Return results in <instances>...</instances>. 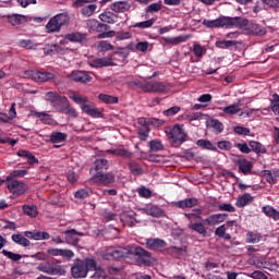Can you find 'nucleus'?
<instances>
[{
	"label": "nucleus",
	"instance_id": "nucleus-37",
	"mask_svg": "<svg viewBox=\"0 0 279 279\" xmlns=\"http://www.w3.org/2000/svg\"><path fill=\"white\" fill-rule=\"evenodd\" d=\"M19 47L27 50H35L38 48V44L32 39H22L17 43Z\"/></svg>",
	"mask_w": 279,
	"mask_h": 279
},
{
	"label": "nucleus",
	"instance_id": "nucleus-52",
	"mask_svg": "<svg viewBox=\"0 0 279 279\" xmlns=\"http://www.w3.org/2000/svg\"><path fill=\"white\" fill-rule=\"evenodd\" d=\"M95 10H97V5L95 4H88V5H85L83 7L82 9V14L83 16H93V14H95Z\"/></svg>",
	"mask_w": 279,
	"mask_h": 279
},
{
	"label": "nucleus",
	"instance_id": "nucleus-61",
	"mask_svg": "<svg viewBox=\"0 0 279 279\" xmlns=\"http://www.w3.org/2000/svg\"><path fill=\"white\" fill-rule=\"evenodd\" d=\"M135 49L137 51H142V53L147 52V49H149V43L148 41H140L136 44Z\"/></svg>",
	"mask_w": 279,
	"mask_h": 279
},
{
	"label": "nucleus",
	"instance_id": "nucleus-28",
	"mask_svg": "<svg viewBox=\"0 0 279 279\" xmlns=\"http://www.w3.org/2000/svg\"><path fill=\"white\" fill-rule=\"evenodd\" d=\"M11 240L13 241V243H16V245H21L22 247H29V245H32L29 239L21 233L12 234Z\"/></svg>",
	"mask_w": 279,
	"mask_h": 279
},
{
	"label": "nucleus",
	"instance_id": "nucleus-31",
	"mask_svg": "<svg viewBox=\"0 0 279 279\" xmlns=\"http://www.w3.org/2000/svg\"><path fill=\"white\" fill-rule=\"evenodd\" d=\"M167 246V242L160 239H148L146 240V247L148 250H161Z\"/></svg>",
	"mask_w": 279,
	"mask_h": 279
},
{
	"label": "nucleus",
	"instance_id": "nucleus-53",
	"mask_svg": "<svg viewBox=\"0 0 279 279\" xmlns=\"http://www.w3.org/2000/svg\"><path fill=\"white\" fill-rule=\"evenodd\" d=\"M154 23H156V19H150V20H147L145 22H140V23H136L134 25V27H138L140 29H147L149 27H151L154 25Z\"/></svg>",
	"mask_w": 279,
	"mask_h": 279
},
{
	"label": "nucleus",
	"instance_id": "nucleus-56",
	"mask_svg": "<svg viewBox=\"0 0 279 279\" xmlns=\"http://www.w3.org/2000/svg\"><path fill=\"white\" fill-rule=\"evenodd\" d=\"M51 235L46 231H35V241H49Z\"/></svg>",
	"mask_w": 279,
	"mask_h": 279
},
{
	"label": "nucleus",
	"instance_id": "nucleus-20",
	"mask_svg": "<svg viewBox=\"0 0 279 279\" xmlns=\"http://www.w3.org/2000/svg\"><path fill=\"white\" fill-rule=\"evenodd\" d=\"M132 4H130V2L128 1H117L110 4V10H112V12H116L117 14L130 12Z\"/></svg>",
	"mask_w": 279,
	"mask_h": 279
},
{
	"label": "nucleus",
	"instance_id": "nucleus-59",
	"mask_svg": "<svg viewBox=\"0 0 279 279\" xmlns=\"http://www.w3.org/2000/svg\"><path fill=\"white\" fill-rule=\"evenodd\" d=\"M217 145L222 151H230V149H232V144L229 141H220Z\"/></svg>",
	"mask_w": 279,
	"mask_h": 279
},
{
	"label": "nucleus",
	"instance_id": "nucleus-46",
	"mask_svg": "<svg viewBox=\"0 0 279 279\" xmlns=\"http://www.w3.org/2000/svg\"><path fill=\"white\" fill-rule=\"evenodd\" d=\"M129 169L133 175H143V167L136 161L129 162Z\"/></svg>",
	"mask_w": 279,
	"mask_h": 279
},
{
	"label": "nucleus",
	"instance_id": "nucleus-23",
	"mask_svg": "<svg viewBox=\"0 0 279 279\" xmlns=\"http://www.w3.org/2000/svg\"><path fill=\"white\" fill-rule=\"evenodd\" d=\"M110 168V163L105 158H98L94 162V170L96 171V174L104 173V171H108Z\"/></svg>",
	"mask_w": 279,
	"mask_h": 279
},
{
	"label": "nucleus",
	"instance_id": "nucleus-17",
	"mask_svg": "<svg viewBox=\"0 0 279 279\" xmlns=\"http://www.w3.org/2000/svg\"><path fill=\"white\" fill-rule=\"evenodd\" d=\"M186 40H191V35H181L178 37H161V45H181V43H186Z\"/></svg>",
	"mask_w": 279,
	"mask_h": 279
},
{
	"label": "nucleus",
	"instance_id": "nucleus-6",
	"mask_svg": "<svg viewBox=\"0 0 279 279\" xmlns=\"http://www.w3.org/2000/svg\"><path fill=\"white\" fill-rule=\"evenodd\" d=\"M7 189L12 194L11 198L16 199V197L25 195V193H27V191L29 190V186L25 182L19 180H11L8 181Z\"/></svg>",
	"mask_w": 279,
	"mask_h": 279
},
{
	"label": "nucleus",
	"instance_id": "nucleus-41",
	"mask_svg": "<svg viewBox=\"0 0 279 279\" xmlns=\"http://www.w3.org/2000/svg\"><path fill=\"white\" fill-rule=\"evenodd\" d=\"M63 110L59 111L62 114H68V117H72V119H77V110L75 108L71 107V104L69 100L66 101V105L62 107Z\"/></svg>",
	"mask_w": 279,
	"mask_h": 279
},
{
	"label": "nucleus",
	"instance_id": "nucleus-48",
	"mask_svg": "<svg viewBox=\"0 0 279 279\" xmlns=\"http://www.w3.org/2000/svg\"><path fill=\"white\" fill-rule=\"evenodd\" d=\"M196 145L198 147H202L203 149H209L211 151H217V147L215 145H213L210 141H207V140H198L196 142Z\"/></svg>",
	"mask_w": 279,
	"mask_h": 279
},
{
	"label": "nucleus",
	"instance_id": "nucleus-9",
	"mask_svg": "<svg viewBox=\"0 0 279 279\" xmlns=\"http://www.w3.org/2000/svg\"><path fill=\"white\" fill-rule=\"evenodd\" d=\"M114 173L112 172H100L98 174H95L90 182H94V184H101L102 186H109V184H114Z\"/></svg>",
	"mask_w": 279,
	"mask_h": 279
},
{
	"label": "nucleus",
	"instance_id": "nucleus-58",
	"mask_svg": "<svg viewBox=\"0 0 279 279\" xmlns=\"http://www.w3.org/2000/svg\"><path fill=\"white\" fill-rule=\"evenodd\" d=\"M138 195L140 197H144L145 199H149V197H151L153 193H151V190L145 187V186H142L138 189Z\"/></svg>",
	"mask_w": 279,
	"mask_h": 279
},
{
	"label": "nucleus",
	"instance_id": "nucleus-15",
	"mask_svg": "<svg viewBox=\"0 0 279 279\" xmlns=\"http://www.w3.org/2000/svg\"><path fill=\"white\" fill-rule=\"evenodd\" d=\"M89 66L93 69H104V66H114V61H112V57H104L94 59L89 62Z\"/></svg>",
	"mask_w": 279,
	"mask_h": 279
},
{
	"label": "nucleus",
	"instance_id": "nucleus-33",
	"mask_svg": "<svg viewBox=\"0 0 279 279\" xmlns=\"http://www.w3.org/2000/svg\"><path fill=\"white\" fill-rule=\"evenodd\" d=\"M262 213L266 215V217H269V219H274V221L279 220V211L278 209L274 208L270 205H266L262 208Z\"/></svg>",
	"mask_w": 279,
	"mask_h": 279
},
{
	"label": "nucleus",
	"instance_id": "nucleus-49",
	"mask_svg": "<svg viewBox=\"0 0 279 279\" xmlns=\"http://www.w3.org/2000/svg\"><path fill=\"white\" fill-rule=\"evenodd\" d=\"M98 99L104 104H119V98L114 96H110L108 94H100Z\"/></svg>",
	"mask_w": 279,
	"mask_h": 279
},
{
	"label": "nucleus",
	"instance_id": "nucleus-21",
	"mask_svg": "<svg viewBox=\"0 0 279 279\" xmlns=\"http://www.w3.org/2000/svg\"><path fill=\"white\" fill-rule=\"evenodd\" d=\"M49 256H62V258H73L75 256V253L71 250L66 248H48Z\"/></svg>",
	"mask_w": 279,
	"mask_h": 279
},
{
	"label": "nucleus",
	"instance_id": "nucleus-14",
	"mask_svg": "<svg viewBox=\"0 0 279 279\" xmlns=\"http://www.w3.org/2000/svg\"><path fill=\"white\" fill-rule=\"evenodd\" d=\"M203 25L209 29H216L219 27L228 28L227 16H220L216 20H204Z\"/></svg>",
	"mask_w": 279,
	"mask_h": 279
},
{
	"label": "nucleus",
	"instance_id": "nucleus-19",
	"mask_svg": "<svg viewBox=\"0 0 279 279\" xmlns=\"http://www.w3.org/2000/svg\"><path fill=\"white\" fill-rule=\"evenodd\" d=\"M235 162L239 167L240 173H243L244 175H250V173H252V169H254V165L252 163V161L239 157V159Z\"/></svg>",
	"mask_w": 279,
	"mask_h": 279
},
{
	"label": "nucleus",
	"instance_id": "nucleus-64",
	"mask_svg": "<svg viewBox=\"0 0 279 279\" xmlns=\"http://www.w3.org/2000/svg\"><path fill=\"white\" fill-rule=\"evenodd\" d=\"M251 278H253V279H267V275H265L260 270H255L254 272L251 274Z\"/></svg>",
	"mask_w": 279,
	"mask_h": 279
},
{
	"label": "nucleus",
	"instance_id": "nucleus-13",
	"mask_svg": "<svg viewBox=\"0 0 279 279\" xmlns=\"http://www.w3.org/2000/svg\"><path fill=\"white\" fill-rule=\"evenodd\" d=\"M250 25V21L245 17H230L227 16V28L236 27L238 29H245Z\"/></svg>",
	"mask_w": 279,
	"mask_h": 279
},
{
	"label": "nucleus",
	"instance_id": "nucleus-10",
	"mask_svg": "<svg viewBox=\"0 0 279 279\" xmlns=\"http://www.w3.org/2000/svg\"><path fill=\"white\" fill-rule=\"evenodd\" d=\"M168 137L172 138L173 143H179V145H182V143L186 141V133H184V130L180 124H175L168 132Z\"/></svg>",
	"mask_w": 279,
	"mask_h": 279
},
{
	"label": "nucleus",
	"instance_id": "nucleus-39",
	"mask_svg": "<svg viewBox=\"0 0 279 279\" xmlns=\"http://www.w3.org/2000/svg\"><path fill=\"white\" fill-rule=\"evenodd\" d=\"M248 145L251 151H254L255 154H267V148H265V145L260 144V142L251 141Z\"/></svg>",
	"mask_w": 279,
	"mask_h": 279
},
{
	"label": "nucleus",
	"instance_id": "nucleus-2",
	"mask_svg": "<svg viewBox=\"0 0 279 279\" xmlns=\"http://www.w3.org/2000/svg\"><path fill=\"white\" fill-rule=\"evenodd\" d=\"M108 256L111 258H125L128 256H137V263L140 265H151V253L145 251L141 246H119L118 248H111L108 251Z\"/></svg>",
	"mask_w": 279,
	"mask_h": 279
},
{
	"label": "nucleus",
	"instance_id": "nucleus-7",
	"mask_svg": "<svg viewBox=\"0 0 279 279\" xmlns=\"http://www.w3.org/2000/svg\"><path fill=\"white\" fill-rule=\"evenodd\" d=\"M66 23H69V16L64 13H60L50 19L46 25V29L48 34H53V32H60L62 25H66Z\"/></svg>",
	"mask_w": 279,
	"mask_h": 279
},
{
	"label": "nucleus",
	"instance_id": "nucleus-60",
	"mask_svg": "<svg viewBox=\"0 0 279 279\" xmlns=\"http://www.w3.org/2000/svg\"><path fill=\"white\" fill-rule=\"evenodd\" d=\"M160 10H162V3L156 2L148 5L146 12H150L153 14V12H160Z\"/></svg>",
	"mask_w": 279,
	"mask_h": 279
},
{
	"label": "nucleus",
	"instance_id": "nucleus-25",
	"mask_svg": "<svg viewBox=\"0 0 279 279\" xmlns=\"http://www.w3.org/2000/svg\"><path fill=\"white\" fill-rule=\"evenodd\" d=\"M144 213L149 217H165V210H162L158 205H148L144 208Z\"/></svg>",
	"mask_w": 279,
	"mask_h": 279
},
{
	"label": "nucleus",
	"instance_id": "nucleus-26",
	"mask_svg": "<svg viewBox=\"0 0 279 279\" xmlns=\"http://www.w3.org/2000/svg\"><path fill=\"white\" fill-rule=\"evenodd\" d=\"M17 156L23 158V160H26L27 165H38V158H36V156L28 150L20 149L17 151Z\"/></svg>",
	"mask_w": 279,
	"mask_h": 279
},
{
	"label": "nucleus",
	"instance_id": "nucleus-29",
	"mask_svg": "<svg viewBox=\"0 0 279 279\" xmlns=\"http://www.w3.org/2000/svg\"><path fill=\"white\" fill-rule=\"evenodd\" d=\"M8 23L16 27V25H23V23H27V16L21 14H11L7 16Z\"/></svg>",
	"mask_w": 279,
	"mask_h": 279
},
{
	"label": "nucleus",
	"instance_id": "nucleus-43",
	"mask_svg": "<svg viewBox=\"0 0 279 279\" xmlns=\"http://www.w3.org/2000/svg\"><path fill=\"white\" fill-rule=\"evenodd\" d=\"M238 45H241V43L235 40H220L216 43L218 49H230V47H236Z\"/></svg>",
	"mask_w": 279,
	"mask_h": 279
},
{
	"label": "nucleus",
	"instance_id": "nucleus-34",
	"mask_svg": "<svg viewBox=\"0 0 279 279\" xmlns=\"http://www.w3.org/2000/svg\"><path fill=\"white\" fill-rule=\"evenodd\" d=\"M99 19L102 23L114 25V23H117V20L119 19V15L112 12H104L99 15Z\"/></svg>",
	"mask_w": 279,
	"mask_h": 279
},
{
	"label": "nucleus",
	"instance_id": "nucleus-63",
	"mask_svg": "<svg viewBox=\"0 0 279 279\" xmlns=\"http://www.w3.org/2000/svg\"><path fill=\"white\" fill-rule=\"evenodd\" d=\"M88 195H89L88 191L82 189V190H78V191L75 192L74 197L76 199H86V197H88Z\"/></svg>",
	"mask_w": 279,
	"mask_h": 279
},
{
	"label": "nucleus",
	"instance_id": "nucleus-24",
	"mask_svg": "<svg viewBox=\"0 0 279 279\" xmlns=\"http://www.w3.org/2000/svg\"><path fill=\"white\" fill-rule=\"evenodd\" d=\"M196 59H191V62H201L202 58L206 56V47L202 46L201 44H194L192 49Z\"/></svg>",
	"mask_w": 279,
	"mask_h": 279
},
{
	"label": "nucleus",
	"instance_id": "nucleus-8",
	"mask_svg": "<svg viewBox=\"0 0 279 279\" xmlns=\"http://www.w3.org/2000/svg\"><path fill=\"white\" fill-rule=\"evenodd\" d=\"M46 101H49V104L57 110V112H60L63 110V106H66V102L69 101L68 97L61 96L57 92H48L45 95Z\"/></svg>",
	"mask_w": 279,
	"mask_h": 279
},
{
	"label": "nucleus",
	"instance_id": "nucleus-12",
	"mask_svg": "<svg viewBox=\"0 0 279 279\" xmlns=\"http://www.w3.org/2000/svg\"><path fill=\"white\" fill-rule=\"evenodd\" d=\"M27 73L34 82H49V80H54L56 77V74L47 71L31 70Z\"/></svg>",
	"mask_w": 279,
	"mask_h": 279
},
{
	"label": "nucleus",
	"instance_id": "nucleus-18",
	"mask_svg": "<svg viewBox=\"0 0 279 279\" xmlns=\"http://www.w3.org/2000/svg\"><path fill=\"white\" fill-rule=\"evenodd\" d=\"M65 234V243L68 245H77L80 243V236H84V233L77 232L75 229L64 231Z\"/></svg>",
	"mask_w": 279,
	"mask_h": 279
},
{
	"label": "nucleus",
	"instance_id": "nucleus-22",
	"mask_svg": "<svg viewBox=\"0 0 279 279\" xmlns=\"http://www.w3.org/2000/svg\"><path fill=\"white\" fill-rule=\"evenodd\" d=\"M64 38L70 43H86L88 40V35L86 33L74 32L66 34Z\"/></svg>",
	"mask_w": 279,
	"mask_h": 279
},
{
	"label": "nucleus",
	"instance_id": "nucleus-50",
	"mask_svg": "<svg viewBox=\"0 0 279 279\" xmlns=\"http://www.w3.org/2000/svg\"><path fill=\"white\" fill-rule=\"evenodd\" d=\"M150 151H162L165 149V145L159 140H153L148 143Z\"/></svg>",
	"mask_w": 279,
	"mask_h": 279
},
{
	"label": "nucleus",
	"instance_id": "nucleus-32",
	"mask_svg": "<svg viewBox=\"0 0 279 279\" xmlns=\"http://www.w3.org/2000/svg\"><path fill=\"white\" fill-rule=\"evenodd\" d=\"M107 154H112V156H120V158H132L134 156L132 151L121 147L108 149Z\"/></svg>",
	"mask_w": 279,
	"mask_h": 279
},
{
	"label": "nucleus",
	"instance_id": "nucleus-51",
	"mask_svg": "<svg viewBox=\"0 0 279 279\" xmlns=\"http://www.w3.org/2000/svg\"><path fill=\"white\" fill-rule=\"evenodd\" d=\"M3 256H7L10 260H13V263H19L21 258H23V255L17 254V253H12L10 251L3 250L2 251Z\"/></svg>",
	"mask_w": 279,
	"mask_h": 279
},
{
	"label": "nucleus",
	"instance_id": "nucleus-27",
	"mask_svg": "<svg viewBox=\"0 0 279 279\" xmlns=\"http://www.w3.org/2000/svg\"><path fill=\"white\" fill-rule=\"evenodd\" d=\"M169 90H171V85L169 83L153 82V92L151 93H158L161 95H166V93H169Z\"/></svg>",
	"mask_w": 279,
	"mask_h": 279
},
{
	"label": "nucleus",
	"instance_id": "nucleus-55",
	"mask_svg": "<svg viewBox=\"0 0 279 279\" xmlns=\"http://www.w3.org/2000/svg\"><path fill=\"white\" fill-rule=\"evenodd\" d=\"M138 88H141L143 93H153L154 81L140 83Z\"/></svg>",
	"mask_w": 279,
	"mask_h": 279
},
{
	"label": "nucleus",
	"instance_id": "nucleus-5",
	"mask_svg": "<svg viewBox=\"0 0 279 279\" xmlns=\"http://www.w3.org/2000/svg\"><path fill=\"white\" fill-rule=\"evenodd\" d=\"M37 271H41L48 276H66V266L56 262H44L37 266Z\"/></svg>",
	"mask_w": 279,
	"mask_h": 279
},
{
	"label": "nucleus",
	"instance_id": "nucleus-16",
	"mask_svg": "<svg viewBox=\"0 0 279 279\" xmlns=\"http://www.w3.org/2000/svg\"><path fill=\"white\" fill-rule=\"evenodd\" d=\"M89 66L93 69H104V66H114V61H112V57H104L94 59L89 62Z\"/></svg>",
	"mask_w": 279,
	"mask_h": 279
},
{
	"label": "nucleus",
	"instance_id": "nucleus-11",
	"mask_svg": "<svg viewBox=\"0 0 279 279\" xmlns=\"http://www.w3.org/2000/svg\"><path fill=\"white\" fill-rule=\"evenodd\" d=\"M69 80L80 82L81 84H88V82H93V76L86 71L74 70L69 74Z\"/></svg>",
	"mask_w": 279,
	"mask_h": 279
},
{
	"label": "nucleus",
	"instance_id": "nucleus-54",
	"mask_svg": "<svg viewBox=\"0 0 279 279\" xmlns=\"http://www.w3.org/2000/svg\"><path fill=\"white\" fill-rule=\"evenodd\" d=\"M218 210L222 213H235L236 208L232 204L223 203L218 205Z\"/></svg>",
	"mask_w": 279,
	"mask_h": 279
},
{
	"label": "nucleus",
	"instance_id": "nucleus-57",
	"mask_svg": "<svg viewBox=\"0 0 279 279\" xmlns=\"http://www.w3.org/2000/svg\"><path fill=\"white\" fill-rule=\"evenodd\" d=\"M97 48L100 51H112L114 49V46H112V44H110V43H108L106 40H102V41L98 43Z\"/></svg>",
	"mask_w": 279,
	"mask_h": 279
},
{
	"label": "nucleus",
	"instance_id": "nucleus-40",
	"mask_svg": "<svg viewBox=\"0 0 279 279\" xmlns=\"http://www.w3.org/2000/svg\"><path fill=\"white\" fill-rule=\"evenodd\" d=\"M222 112L225 114H228L229 117H234V114H239V112H241V106H239L236 104L227 106V107L222 108Z\"/></svg>",
	"mask_w": 279,
	"mask_h": 279
},
{
	"label": "nucleus",
	"instance_id": "nucleus-35",
	"mask_svg": "<svg viewBox=\"0 0 279 279\" xmlns=\"http://www.w3.org/2000/svg\"><path fill=\"white\" fill-rule=\"evenodd\" d=\"M120 220L122 221L123 226H128V228H134V226H136V219L131 214L122 213L120 215Z\"/></svg>",
	"mask_w": 279,
	"mask_h": 279
},
{
	"label": "nucleus",
	"instance_id": "nucleus-47",
	"mask_svg": "<svg viewBox=\"0 0 279 279\" xmlns=\"http://www.w3.org/2000/svg\"><path fill=\"white\" fill-rule=\"evenodd\" d=\"M137 135L140 141H147L149 138V125L137 128Z\"/></svg>",
	"mask_w": 279,
	"mask_h": 279
},
{
	"label": "nucleus",
	"instance_id": "nucleus-30",
	"mask_svg": "<svg viewBox=\"0 0 279 279\" xmlns=\"http://www.w3.org/2000/svg\"><path fill=\"white\" fill-rule=\"evenodd\" d=\"M254 202V196L250 193H245L242 196L238 197V201L235 202V206L238 208H245V206H248V204H252Z\"/></svg>",
	"mask_w": 279,
	"mask_h": 279
},
{
	"label": "nucleus",
	"instance_id": "nucleus-45",
	"mask_svg": "<svg viewBox=\"0 0 279 279\" xmlns=\"http://www.w3.org/2000/svg\"><path fill=\"white\" fill-rule=\"evenodd\" d=\"M227 227L221 225L215 230L216 236H219L220 239H225L226 241H230L232 239V235L230 233H226Z\"/></svg>",
	"mask_w": 279,
	"mask_h": 279
},
{
	"label": "nucleus",
	"instance_id": "nucleus-3",
	"mask_svg": "<svg viewBox=\"0 0 279 279\" xmlns=\"http://www.w3.org/2000/svg\"><path fill=\"white\" fill-rule=\"evenodd\" d=\"M88 271H96V276L106 278V272H101V269L97 268V260L93 258L75 259L71 268V276L75 279H82L88 276Z\"/></svg>",
	"mask_w": 279,
	"mask_h": 279
},
{
	"label": "nucleus",
	"instance_id": "nucleus-44",
	"mask_svg": "<svg viewBox=\"0 0 279 279\" xmlns=\"http://www.w3.org/2000/svg\"><path fill=\"white\" fill-rule=\"evenodd\" d=\"M69 135H66V133H62V132H52L50 134V141L52 143H64V141H66Z\"/></svg>",
	"mask_w": 279,
	"mask_h": 279
},
{
	"label": "nucleus",
	"instance_id": "nucleus-42",
	"mask_svg": "<svg viewBox=\"0 0 279 279\" xmlns=\"http://www.w3.org/2000/svg\"><path fill=\"white\" fill-rule=\"evenodd\" d=\"M35 117L41 121V123H45L46 125H53V119L51 118V114L46 112H35Z\"/></svg>",
	"mask_w": 279,
	"mask_h": 279
},
{
	"label": "nucleus",
	"instance_id": "nucleus-4",
	"mask_svg": "<svg viewBox=\"0 0 279 279\" xmlns=\"http://www.w3.org/2000/svg\"><path fill=\"white\" fill-rule=\"evenodd\" d=\"M70 99H72L74 104H78L81 110L85 112V114H88V117H93V119H101V117H104L101 110L96 108L95 104L88 100V97L82 96L80 94H71Z\"/></svg>",
	"mask_w": 279,
	"mask_h": 279
},
{
	"label": "nucleus",
	"instance_id": "nucleus-36",
	"mask_svg": "<svg viewBox=\"0 0 279 279\" xmlns=\"http://www.w3.org/2000/svg\"><path fill=\"white\" fill-rule=\"evenodd\" d=\"M22 210L24 215H27V217L33 219L38 217V207H36V205H23Z\"/></svg>",
	"mask_w": 279,
	"mask_h": 279
},
{
	"label": "nucleus",
	"instance_id": "nucleus-38",
	"mask_svg": "<svg viewBox=\"0 0 279 279\" xmlns=\"http://www.w3.org/2000/svg\"><path fill=\"white\" fill-rule=\"evenodd\" d=\"M263 241V234L257 231H250L246 233V243H260Z\"/></svg>",
	"mask_w": 279,
	"mask_h": 279
},
{
	"label": "nucleus",
	"instance_id": "nucleus-1",
	"mask_svg": "<svg viewBox=\"0 0 279 279\" xmlns=\"http://www.w3.org/2000/svg\"><path fill=\"white\" fill-rule=\"evenodd\" d=\"M185 219L190 220L189 230L196 232L201 236H208V227L219 226L228 218V214H214L205 219L202 218V209H193V213L184 214Z\"/></svg>",
	"mask_w": 279,
	"mask_h": 279
},
{
	"label": "nucleus",
	"instance_id": "nucleus-62",
	"mask_svg": "<svg viewBox=\"0 0 279 279\" xmlns=\"http://www.w3.org/2000/svg\"><path fill=\"white\" fill-rule=\"evenodd\" d=\"M178 112H180V107L174 106L163 111V114L165 117H174V114H178Z\"/></svg>",
	"mask_w": 279,
	"mask_h": 279
}]
</instances>
